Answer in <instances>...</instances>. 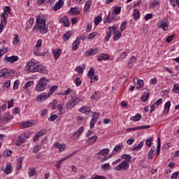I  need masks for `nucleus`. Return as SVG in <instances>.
<instances>
[{
    "label": "nucleus",
    "instance_id": "obj_29",
    "mask_svg": "<svg viewBox=\"0 0 179 179\" xmlns=\"http://www.w3.org/2000/svg\"><path fill=\"white\" fill-rule=\"evenodd\" d=\"M56 148L59 149V152H64V150H65V148H66V145L65 144H60L59 143H57L56 144Z\"/></svg>",
    "mask_w": 179,
    "mask_h": 179
},
{
    "label": "nucleus",
    "instance_id": "obj_9",
    "mask_svg": "<svg viewBox=\"0 0 179 179\" xmlns=\"http://www.w3.org/2000/svg\"><path fill=\"white\" fill-rule=\"evenodd\" d=\"M29 136H30L29 134L25 132L22 133L18 136L19 143H24V142H26V139H29Z\"/></svg>",
    "mask_w": 179,
    "mask_h": 179
},
{
    "label": "nucleus",
    "instance_id": "obj_60",
    "mask_svg": "<svg viewBox=\"0 0 179 179\" xmlns=\"http://www.w3.org/2000/svg\"><path fill=\"white\" fill-rule=\"evenodd\" d=\"M122 148H124V145H122V143L119 144L114 148V150H115V152H118V150H121V149H122Z\"/></svg>",
    "mask_w": 179,
    "mask_h": 179
},
{
    "label": "nucleus",
    "instance_id": "obj_54",
    "mask_svg": "<svg viewBox=\"0 0 179 179\" xmlns=\"http://www.w3.org/2000/svg\"><path fill=\"white\" fill-rule=\"evenodd\" d=\"M4 15H7L8 16H9V15H10V7L6 6L4 8Z\"/></svg>",
    "mask_w": 179,
    "mask_h": 179
},
{
    "label": "nucleus",
    "instance_id": "obj_44",
    "mask_svg": "<svg viewBox=\"0 0 179 179\" xmlns=\"http://www.w3.org/2000/svg\"><path fill=\"white\" fill-rule=\"evenodd\" d=\"M57 118H58V115H52L50 117H48V121L50 122H54V121H55V120H57Z\"/></svg>",
    "mask_w": 179,
    "mask_h": 179
},
{
    "label": "nucleus",
    "instance_id": "obj_49",
    "mask_svg": "<svg viewBox=\"0 0 179 179\" xmlns=\"http://www.w3.org/2000/svg\"><path fill=\"white\" fill-rule=\"evenodd\" d=\"M101 20H102L101 16L96 17L94 18V24L97 26L100 23V22H101Z\"/></svg>",
    "mask_w": 179,
    "mask_h": 179
},
{
    "label": "nucleus",
    "instance_id": "obj_15",
    "mask_svg": "<svg viewBox=\"0 0 179 179\" xmlns=\"http://www.w3.org/2000/svg\"><path fill=\"white\" fill-rule=\"evenodd\" d=\"M6 62L10 64H14V62H17L19 57L17 56H11L9 57H6Z\"/></svg>",
    "mask_w": 179,
    "mask_h": 179
},
{
    "label": "nucleus",
    "instance_id": "obj_23",
    "mask_svg": "<svg viewBox=\"0 0 179 179\" xmlns=\"http://www.w3.org/2000/svg\"><path fill=\"white\" fill-rule=\"evenodd\" d=\"M83 131H85V127L82 126L76 132L74 133L76 139L83 134Z\"/></svg>",
    "mask_w": 179,
    "mask_h": 179
},
{
    "label": "nucleus",
    "instance_id": "obj_63",
    "mask_svg": "<svg viewBox=\"0 0 179 179\" xmlns=\"http://www.w3.org/2000/svg\"><path fill=\"white\" fill-rule=\"evenodd\" d=\"M99 99H100V97H99V95L97 94V92L94 93V94L91 96V99H92V100H99Z\"/></svg>",
    "mask_w": 179,
    "mask_h": 179
},
{
    "label": "nucleus",
    "instance_id": "obj_48",
    "mask_svg": "<svg viewBox=\"0 0 179 179\" xmlns=\"http://www.w3.org/2000/svg\"><path fill=\"white\" fill-rule=\"evenodd\" d=\"M99 117H100V115L99 114V113H96V112L93 113L92 120L94 121H97V120H99Z\"/></svg>",
    "mask_w": 179,
    "mask_h": 179
},
{
    "label": "nucleus",
    "instance_id": "obj_47",
    "mask_svg": "<svg viewBox=\"0 0 179 179\" xmlns=\"http://www.w3.org/2000/svg\"><path fill=\"white\" fill-rule=\"evenodd\" d=\"M42 146L43 145L41 144L35 146L34 150H33L34 153L38 152V151H40L41 150Z\"/></svg>",
    "mask_w": 179,
    "mask_h": 179
},
{
    "label": "nucleus",
    "instance_id": "obj_45",
    "mask_svg": "<svg viewBox=\"0 0 179 179\" xmlns=\"http://www.w3.org/2000/svg\"><path fill=\"white\" fill-rule=\"evenodd\" d=\"M173 92L179 94V84H173Z\"/></svg>",
    "mask_w": 179,
    "mask_h": 179
},
{
    "label": "nucleus",
    "instance_id": "obj_10",
    "mask_svg": "<svg viewBox=\"0 0 179 179\" xmlns=\"http://www.w3.org/2000/svg\"><path fill=\"white\" fill-rule=\"evenodd\" d=\"M36 72L47 75V73H48V70H47V67L43 65H38L36 67Z\"/></svg>",
    "mask_w": 179,
    "mask_h": 179
},
{
    "label": "nucleus",
    "instance_id": "obj_51",
    "mask_svg": "<svg viewBox=\"0 0 179 179\" xmlns=\"http://www.w3.org/2000/svg\"><path fill=\"white\" fill-rule=\"evenodd\" d=\"M172 145L170 143H167L163 145L162 149L163 150H168L169 148H171Z\"/></svg>",
    "mask_w": 179,
    "mask_h": 179
},
{
    "label": "nucleus",
    "instance_id": "obj_62",
    "mask_svg": "<svg viewBox=\"0 0 179 179\" xmlns=\"http://www.w3.org/2000/svg\"><path fill=\"white\" fill-rule=\"evenodd\" d=\"M76 85L77 87H79L80 85H82V80L80 79V78L77 77L76 78Z\"/></svg>",
    "mask_w": 179,
    "mask_h": 179
},
{
    "label": "nucleus",
    "instance_id": "obj_5",
    "mask_svg": "<svg viewBox=\"0 0 179 179\" xmlns=\"http://www.w3.org/2000/svg\"><path fill=\"white\" fill-rule=\"evenodd\" d=\"M87 76L90 78V79H91L90 83H94V82H97L99 80L97 76L94 75V70L93 69V67L90 69Z\"/></svg>",
    "mask_w": 179,
    "mask_h": 179
},
{
    "label": "nucleus",
    "instance_id": "obj_27",
    "mask_svg": "<svg viewBox=\"0 0 179 179\" xmlns=\"http://www.w3.org/2000/svg\"><path fill=\"white\" fill-rule=\"evenodd\" d=\"M92 6V1L88 0L85 4V7H84V12H87L90 10V6Z\"/></svg>",
    "mask_w": 179,
    "mask_h": 179
},
{
    "label": "nucleus",
    "instance_id": "obj_30",
    "mask_svg": "<svg viewBox=\"0 0 179 179\" xmlns=\"http://www.w3.org/2000/svg\"><path fill=\"white\" fill-rule=\"evenodd\" d=\"M5 174H10L12 173V166H10V164H8L6 165V169L4 170Z\"/></svg>",
    "mask_w": 179,
    "mask_h": 179
},
{
    "label": "nucleus",
    "instance_id": "obj_11",
    "mask_svg": "<svg viewBox=\"0 0 179 179\" xmlns=\"http://www.w3.org/2000/svg\"><path fill=\"white\" fill-rule=\"evenodd\" d=\"M45 134V131L44 129H42L39 131H38L35 136L33 138V141L34 142H37L38 141L39 138H41V136H43V135Z\"/></svg>",
    "mask_w": 179,
    "mask_h": 179
},
{
    "label": "nucleus",
    "instance_id": "obj_25",
    "mask_svg": "<svg viewBox=\"0 0 179 179\" xmlns=\"http://www.w3.org/2000/svg\"><path fill=\"white\" fill-rule=\"evenodd\" d=\"M135 80H137V87L136 89H139L141 87H143V81L142 80H139V78H135L134 79V82H135Z\"/></svg>",
    "mask_w": 179,
    "mask_h": 179
},
{
    "label": "nucleus",
    "instance_id": "obj_64",
    "mask_svg": "<svg viewBox=\"0 0 179 179\" xmlns=\"http://www.w3.org/2000/svg\"><path fill=\"white\" fill-rule=\"evenodd\" d=\"M76 71L78 72V73H83V68H82L80 66H77L76 68Z\"/></svg>",
    "mask_w": 179,
    "mask_h": 179
},
{
    "label": "nucleus",
    "instance_id": "obj_36",
    "mask_svg": "<svg viewBox=\"0 0 179 179\" xmlns=\"http://www.w3.org/2000/svg\"><path fill=\"white\" fill-rule=\"evenodd\" d=\"M114 34H115L113 37L114 41H117V40H119V38H121L122 35L120 31H115Z\"/></svg>",
    "mask_w": 179,
    "mask_h": 179
},
{
    "label": "nucleus",
    "instance_id": "obj_59",
    "mask_svg": "<svg viewBox=\"0 0 179 179\" xmlns=\"http://www.w3.org/2000/svg\"><path fill=\"white\" fill-rule=\"evenodd\" d=\"M153 141V138H149L146 142H145V145L147 146H148V148H150V146H152V141Z\"/></svg>",
    "mask_w": 179,
    "mask_h": 179
},
{
    "label": "nucleus",
    "instance_id": "obj_31",
    "mask_svg": "<svg viewBox=\"0 0 179 179\" xmlns=\"http://www.w3.org/2000/svg\"><path fill=\"white\" fill-rule=\"evenodd\" d=\"M57 89H58V85H53L49 90L48 92V97H50V96H51V94H52V93L55 92V90H57Z\"/></svg>",
    "mask_w": 179,
    "mask_h": 179
},
{
    "label": "nucleus",
    "instance_id": "obj_22",
    "mask_svg": "<svg viewBox=\"0 0 179 179\" xmlns=\"http://www.w3.org/2000/svg\"><path fill=\"white\" fill-rule=\"evenodd\" d=\"M62 53V51H61V50L59 49H56L52 50V54L55 59H58V58H59V56L61 55Z\"/></svg>",
    "mask_w": 179,
    "mask_h": 179
},
{
    "label": "nucleus",
    "instance_id": "obj_35",
    "mask_svg": "<svg viewBox=\"0 0 179 179\" xmlns=\"http://www.w3.org/2000/svg\"><path fill=\"white\" fill-rule=\"evenodd\" d=\"M122 158L124 159V160H126V162H128L129 163V162H131V160H132V157H131V155H127V154L122 155Z\"/></svg>",
    "mask_w": 179,
    "mask_h": 179
},
{
    "label": "nucleus",
    "instance_id": "obj_8",
    "mask_svg": "<svg viewBox=\"0 0 179 179\" xmlns=\"http://www.w3.org/2000/svg\"><path fill=\"white\" fill-rule=\"evenodd\" d=\"M0 76L2 78H9V76H12V71L8 69H3L0 71Z\"/></svg>",
    "mask_w": 179,
    "mask_h": 179
},
{
    "label": "nucleus",
    "instance_id": "obj_53",
    "mask_svg": "<svg viewBox=\"0 0 179 179\" xmlns=\"http://www.w3.org/2000/svg\"><path fill=\"white\" fill-rule=\"evenodd\" d=\"M127 29V21H123L120 26V30L121 31H124Z\"/></svg>",
    "mask_w": 179,
    "mask_h": 179
},
{
    "label": "nucleus",
    "instance_id": "obj_55",
    "mask_svg": "<svg viewBox=\"0 0 179 179\" xmlns=\"http://www.w3.org/2000/svg\"><path fill=\"white\" fill-rule=\"evenodd\" d=\"M34 23V18H30L29 21L27 22V25L28 27H31Z\"/></svg>",
    "mask_w": 179,
    "mask_h": 179
},
{
    "label": "nucleus",
    "instance_id": "obj_52",
    "mask_svg": "<svg viewBox=\"0 0 179 179\" xmlns=\"http://www.w3.org/2000/svg\"><path fill=\"white\" fill-rule=\"evenodd\" d=\"M19 35H15V37L13 39V44L16 45V44H19Z\"/></svg>",
    "mask_w": 179,
    "mask_h": 179
},
{
    "label": "nucleus",
    "instance_id": "obj_56",
    "mask_svg": "<svg viewBox=\"0 0 179 179\" xmlns=\"http://www.w3.org/2000/svg\"><path fill=\"white\" fill-rule=\"evenodd\" d=\"M134 12L135 13L133 14L134 19H139V16H140L139 10H138V9H134Z\"/></svg>",
    "mask_w": 179,
    "mask_h": 179
},
{
    "label": "nucleus",
    "instance_id": "obj_13",
    "mask_svg": "<svg viewBox=\"0 0 179 179\" xmlns=\"http://www.w3.org/2000/svg\"><path fill=\"white\" fill-rule=\"evenodd\" d=\"M80 113H83V114H89V113H93L91 110V108L90 106H83V107H81L79 109Z\"/></svg>",
    "mask_w": 179,
    "mask_h": 179
},
{
    "label": "nucleus",
    "instance_id": "obj_3",
    "mask_svg": "<svg viewBox=\"0 0 179 179\" xmlns=\"http://www.w3.org/2000/svg\"><path fill=\"white\" fill-rule=\"evenodd\" d=\"M80 101H83V96H74L66 103V108L71 110V108H73V106H76L78 103H80Z\"/></svg>",
    "mask_w": 179,
    "mask_h": 179
},
{
    "label": "nucleus",
    "instance_id": "obj_38",
    "mask_svg": "<svg viewBox=\"0 0 179 179\" xmlns=\"http://www.w3.org/2000/svg\"><path fill=\"white\" fill-rule=\"evenodd\" d=\"M148 157L150 160H152L155 157V148L149 151Z\"/></svg>",
    "mask_w": 179,
    "mask_h": 179
},
{
    "label": "nucleus",
    "instance_id": "obj_32",
    "mask_svg": "<svg viewBox=\"0 0 179 179\" xmlns=\"http://www.w3.org/2000/svg\"><path fill=\"white\" fill-rule=\"evenodd\" d=\"M102 170L104 171H108V170H111V166L109 163L104 164L101 166Z\"/></svg>",
    "mask_w": 179,
    "mask_h": 179
},
{
    "label": "nucleus",
    "instance_id": "obj_26",
    "mask_svg": "<svg viewBox=\"0 0 179 179\" xmlns=\"http://www.w3.org/2000/svg\"><path fill=\"white\" fill-rule=\"evenodd\" d=\"M130 120L131 121H140V120H142V115L137 113L135 116H132Z\"/></svg>",
    "mask_w": 179,
    "mask_h": 179
},
{
    "label": "nucleus",
    "instance_id": "obj_14",
    "mask_svg": "<svg viewBox=\"0 0 179 179\" xmlns=\"http://www.w3.org/2000/svg\"><path fill=\"white\" fill-rule=\"evenodd\" d=\"M80 44V38H77L72 45L73 51H76V50L79 48Z\"/></svg>",
    "mask_w": 179,
    "mask_h": 179
},
{
    "label": "nucleus",
    "instance_id": "obj_39",
    "mask_svg": "<svg viewBox=\"0 0 179 179\" xmlns=\"http://www.w3.org/2000/svg\"><path fill=\"white\" fill-rule=\"evenodd\" d=\"M143 148V141H141L137 146L131 149L132 152L134 150H139L140 149H142Z\"/></svg>",
    "mask_w": 179,
    "mask_h": 179
},
{
    "label": "nucleus",
    "instance_id": "obj_61",
    "mask_svg": "<svg viewBox=\"0 0 179 179\" xmlns=\"http://www.w3.org/2000/svg\"><path fill=\"white\" fill-rule=\"evenodd\" d=\"M160 153V138H158L157 147V155H159Z\"/></svg>",
    "mask_w": 179,
    "mask_h": 179
},
{
    "label": "nucleus",
    "instance_id": "obj_41",
    "mask_svg": "<svg viewBox=\"0 0 179 179\" xmlns=\"http://www.w3.org/2000/svg\"><path fill=\"white\" fill-rule=\"evenodd\" d=\"M33 125V122H25L22 123V128L26 129L31 127Z\"/></svg>",
    "mask_w": 179,
    "mask_h": 179
},
{
    "label": "nucleus",
    "instance_id": "obj_43",
    "mask_svg": "<svg viewBox=\"0 0 179 179\" xmlns=\"http://www.w3.org/2000/svg\"><path fill=\"white\" fill-rule=\"evenodd\" d=\"M149 99V93H144L143 95L141 97L142 101H148Z\"/></svg>",
    "mask_w": 179,
    "mask_h": 179
},
{
    "label": "nucleus",
    "instance_id": "obj_18",
    "mask_svg": "<svg viewBox=\"0 0 179 179\" xmlns=\"http://www.w3.org/2000/svg\"><path fill=\"white\" fill-rule=\"evenodd\" d=\"M73 155H75V152H73L72 154L68 155L67 157L60 159L59 162H57L56 164V167L57 169H59V167H61V163H62V162H64V160H66V159H69V157H72V156H73Z\"/></svg>",
    "mask_w": 179,
    "mask_h": 179
},
{
    "label": "nucleus",
    "instance_id": "obj_42",
    "mask_svg": "<svg viewBox=\"0 0 179 179\" xmlns=\"http://www.w3.org/2000/svg\"><path fill=\"white\" fill-rule=\"evenodd\" d=\"M171 106V102L170 101H167L164 105V108L166 111V113H169L170 111V106Z\"/></svg>",
    "mask_w": 179,
    "mask_h": 179
},
{
    "label": "nucleus",
    "instance_id": "obj_46",
    "mask_svg": "<svg viewBox=\"0 0 179 179\" xmlns=\"http://www.w3.org/2000/svg\"><path fill=\"white\" fill-rule=\"evenodd\" d=\"M69 37H71V35L69 34V31H67L63 35L64 41H68L69 40Z\"/></svg>",
    "mask_w": 179,
    "mask_h": 179
},
{
    "label": "nucleus",
    "instance_id": "obj_1",
    "mask_svg": "<svg viewBox=\"0 0 179 179\" xmlns=\"http://www.w3.org/2000/svg\"><path fill=\"white\" fill-rule=\"evenodd\" d=\"M40 31L41 34H45L48 33V28L45 27V20L36 19V24L35 25L34 30L37 29Z\"/></svg>",
    "mask_w": 179,
    "mask_h": 179
},
{
    "label": "nucleus",
    "instance_id": "obj_24",
    "mask_svg": "<svg viewBox=\"0 0 179 179\" xmlns=\"http://www.w3.org/2000/svg\"><path fill=\"white\" fill-rule=\"evenodd\" d=\"M113 19H114V15L111 13H108L107 17L105 19V23H111L113 22Z\"/></svg>",
    "mask_w": 179,
    "mask_h": 179
},
{
    "label": "nucleus",
    "instance_id": "obj_33",
    "mask_svg": "<svg viewBox=\"0 0 179 179\" xmlns=\"http://www.w3.org/2000/svg\"><path fill=\"white\" fill-rule=\"evenodd\" d=\"M47 97H48L47 95L41 94V95L38 96V97L36 98V100L39 103H41V101H43L44 100H47Z\"/></svg>",
    "mask_w": 179,
    "mask_h": 179
},
{
    "label": "nucleus",
    "instance_id": "obj_34",
    "mask_svg": "<svg viewBox=\"0 0 179 179\" xmlns=\"http://www.w3.org/2000/svg\"><path fill=\"white\" fill-rule=\"evenodd\" d=\"M134 62H136V57H135V56L131 57L127 66L128 68H132V64H134Z\"/></svg>",
    "mask_w": 179,
    "mask_h": 179
},
{
    "label": "nucleus",
    "instance_id": "obj_2",
    "mask_svg": "<svg viewBox=\"0 0 179 179\" xmlns=\"http://www.w3.org/2000/svg\"><path fill=\"white\" fill-rule=\"evenodd\" d=\"M48 83H50V80L45 78H41L39 83L36 86V92H44V90L48 89Z\"/></svg>",
    "mask_w": 179,
    "mask_h": 179
},
{
    "label": "nucleus",
    "instance_id": "obj_21",
    "mask_svg": "<svg viewBox=\"0 0 179 179\" xmlns=\"http://www.w3.org/2000/svg\"><path fill=\"white\" fill-rule=\"evenodd\" d=\"M99 50L97 49H90L85 52L87 57H90V55H96Z\"/></svg>",
    "mask_w": 179,
    "mask_h": 179
},
{
    "label": "nucleus",
    "instance_id": "obj_7",
    "mask_svg": "<svg viewBox=\"0 0 179 179\" xmlns=\"http://www.w3.org/2000/svg\"><path fill=\"white\" fill-rule=\"evenodd\" d=\"M159 29H162L164 31H169V19L164 18L161 20V24L159 25Z\"/></svg>",
    "mask_w": 179,
    "mask_h": 179
},
{
    "label": "nucleus",
    "instance_id": "obj_4",
    "mask_svg": "<svg viewBox=\"0 0 179 179\" xmlns=\"http://www.w3.org/2000/svg\"><path fill=\"white\" fill-rule=\"evenodd\" d=\"M128 169H129V163L126 160H123L119 165L115 167V170L117 171H122L124 170H128Z\"/></svg>",
    "mask_w": 179,
    "mask_h": 179
},
{
    "label": "nucleus",
    "instance_id": "obj_6",
    "mask_svg": "<svg viewBox=\"0 0 179 179\" xmlns=\"http://www.w3.org/2000/svg\"><path fill=\"white\" fill-rule=\"evenodd\" d=\"M28 72H37V64L33 62H29L25 67Z\"/></svg>",
    "mask_w": 179,
    "mask_h": 179
},
{
    "label": "nucleus",
    "instance_id": "obj_50",
    "mask_svg": "<svg viewBox=\"0 0 179 179\" xmlns=\"http://www.w3.org/2000/svg\"><path fill=\"white\" fill-rule=\"evenodd\" d=\"M113 13L115 15H120V13H121V7L120 6L115 7L113 10Z\"/></svg>",
    "mask_w": 179,
    "mask_h": 179
},
{
    "label": "nucleus",
    "instance_id": "obj_58",
    "mask_svg": "<svg viewBox=\"0 0 179 179\" xmlns=\"http://www.w3.org/2000/svg\"><path fill=\"white\" fill-rule=\"evenodd\" d=\"M57 108L59 110V111L60 114H65V109H64V108H62V105L58 104Z\"/></svg>",
    "mask_w": 179,
    "mask_h": 179
},
{
    "label": "nucleus",
    "instance_id": "obj_16",
    "mask_svg": "<svg viewBox=\"0 0 179 179\" xmlns=\"http://www.w3.org/2000/svg\"><path fill=\"white\" fill-rule=\"evenodd\" d=\"M1 20L0 24H2L3 26H6V23H8V22L6 21V19H8V14L1 13Z\"/></svg>",
    "mask_w": 179,
    "mask_h": 179
},
{
    "label": "nucleus",
    "instance_id": "obj_17",
    "mask_svg": "<svg viewBox=\"0 0 179 179\" xmlns=\"http://www.w3.org/2000/svg\"><path fill=\"white\" fill-rule=\"evenodd\" d=\"M60 23H64L65 27H69V26H71V22H69V19H68V17L64 16L60 20Z\"/></svg>",
    "mask_w": 179,
    "mask_h": 179
},
{
    "label": "nucleus",
    "instance_id": "obj_57",
    "mask_svg": "<svg viewBox=\"0 0 179 179\" xmlns=\"http://www.w3.org/2000/svg\"><path fill=\"white\" fill-rule=\"evenodd\" d=\"M160 5V2L159 1H153L152 3H150V8H156V6H159Z\"/></svg>",
    "mask_w": 179,
    "mask_h": 179
},
{
    "label": "nucleus",
    "instance_id": "obj_37",
    "mask_svg": "<svg viewBox=\"0 0 179 179\" xmlns=\"http://www.w3.org/2000/svg\"><path fill=\"white\" fill-rule=\"evenodd\" d=\"M109 152H110V150L105 148V149H103L102 150L99 151L98 152V155H101L102 156H106V155H108Z\"/></svg>",
    "mask_w": 179,
    "mask_h": 179
},
{
    "label": "nucleus",
    "instance_id": "obj_28",
    "mask_svg": "<svg viewBox=\"0 0 179 179\" xmlns=\"http://www.w3.org/2000/svg\"><path fill=\"white\" fill-rule=\"evenodd\" d=\"M103 59H110V56L106 54H101L100 57L97 59V61L101 62V61H103Z\"/></svg>",
    "mask_w": 179,
    "mask_h": 179
},
{
    "label": "nucleus",
    "instance_id": "obj_12",
    "mask_svg": "<svg viewBox=\"0 0 179 179\" xmlns=\"http://www.w3.org/2000/svg\"><path fill=\"white\" fill-rule=\"evenodd\" d=\"M62 6H64V0H59L53 6V10L57 12V10H59V8H62Z\"/></svg>",
    "mask_w": 179,
    "mask_h": 179
},
{
    "label": "nucleus",
    "instance_id": "obj_40",
    "mask_svg": "<svg viewBox=\"0 0 179 179\" xmlns=\"http://www.w3.org/2000/svg\"><path fill=\"white\" fill-rule=\"evenodd\" d=\"M97 141V136H93L89 138L88 143H94Z\"/></svg>",
    "mask_w": 179,
    "mask_h": 179
},
{
    "label": "nucleus",
    "instance_id": "obj_20",
    "mask_svg": "<svg viewBox=\"0 0 179 179\" xmlns=\"http://www.w3.org/2000/svg\"><path fill=\"white\" fill-rule=\"evenodd\" d=\"M70 13L73 16H75V15H80V10L77 7L71 8L70 9Z\"/></svg>",
    "mask_w": 179,
    "mask_h": 179
},
{
    "label": "nucleus",
    "instance_id": "obj_19",
    "mask_svg": "<svg viewBox=\"0 0 179 179\" xmlns=\"http://www.w3.org/2000/svg\"><path fill=\"white\" fill-rule=\"evenodd\" d=\"M13 118V116L9 115V113H6L3 115H1V121H10Z\"/></svg>",
    "mask_w": 179,
    "mask_h": 179
}]
</instances>
